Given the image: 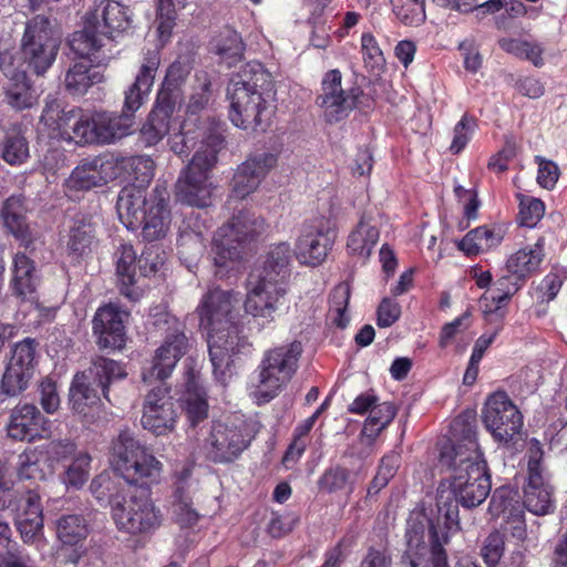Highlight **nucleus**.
I'll list each match as a JSON object with an SVG mask.
<instances>
[{
  "mask_svg": "<svg viewBox=\"0 0 567 567\" xmlns=\"http://www.w3.org/2000/svg\"><path fill=\"white\" fill-rule=\"evenodd\" d=\"M224 146L225 138L219 133H209L202 141V146L196 150L176 183V198L181 203L198 208L212 205L213 184L209 174Z\"/></svg>",
  "mask_w": 567,
  "mask_h": 567,
  "instance_id": "7",
  "label": "nucleus"
},
{
  "mask_svg": "<svg viewBox=\"0 0 567 567\" xmlns=\"http://www.w3.org/2000/svg\"><path fill=\"white\" fill-rule=\"evenodd\" d=\"M336 237V230L323 225L303 227L296 243L298 260L312 267L321 265L331 251Z\"/></svg>",
  "mask_w": 567,
  "mask_h": 567,
  "instance_id": "28",
  "label": "nucleus"
},
{
  "mask_svg": "<svg viewBox=\"0 0 567 567\" xmlns=\"http://www.w3.org/2000/svg\"><path fill=\"white\" fill-rule=\"evenodd\" d=\"M151 195L147 197L146 188L135 183L124 186L116 202V210L122 224L131 230L141 228L145 218V210L150 205Z\"/></svg>",
  "mask_w": 567,
  "mask_h": 567,
  "instance_id": "34",
  "label": "nucleus"
},
{
  "mask_svg": "<svg viewBox=\"0 0 567 567\" xmlns=\"http://www.w3.org/2000/svg\"><path fill=\"white\" fill-rule=\"evenodd\" d=\"M111 515L117 530L131 536L152 535L163 523L162 511L144 489L130 492L113 505Z\"/></svg>",
  "mask_w": 567,
  "mask_h": 567,
  "instance_id": "12",
  "label": "nucleus"
},
{
  "mask_svg": "<svg viewBox=\"0 0 567 567\" xmlns=\"http://www.w3.org/2000/svg\"><path fill=\"white\" fill-rule=\"evenodd\" d=\"M505 230L499 225H483L471 229L457 243L466 257H476L483 251L496 248L504 239Z\"/></svg>",
  "mask_w": 567,
  "mask_h": 567,
  "instance_id": "40",
  "label": "nucleus"
},
{
  "mask_svg": "<svg viewBox=\"0 0 567 567\" xmlns=\"http://www.w3.org/2000/svg\"><path fill=\"white\" fill-rule=\"evenodd\" d=\"M116 165L112 156L99 155L93 158H84L65 179V193L72 196L73 193L89 192L107 184L116 178Z\"/></svg>",
  "mask_w": 567,
  "mask_h": 567,
  "instance_id": "22",
  "label": "nucleus"
},
{
  "mask_svg": "<svg viewBox=\"0 0 567 567\" xmlns=\"http://www.w3.org/2000/svg\"><path fill=\"white\" fill-rule=\"evenodd\" d=\"M126 375L123 363L103 355L93 358L91 365L72 380L69 394L72 411L89 422L99 411L102 398L112 403L111 385Z\"/></svg>",
  "mask_w": 567,
  "mask_h": 567,
  "instance_id": "5",
  "label": "nucleus"
},
{
  "mask_svg": "<svg viewBox=\"0 0 567 567\" xmlns=\"http://www.w3.org/2000/svg\"><path fill=\"white\" fill-rule=\"evenodd\" d=\"M453 440L440 450L441 466L450 470V487L457 503L473 508L491 493L492 482L487 462L478 445L475 421L457 416L451 424Z\"/></svg>",
  "mask_w": 567,
  "mask_h": 567,
  "instance_id": "1",
  "label": "nucleus"
},
{
  "mask_svg": "<svg viewBox=\"0 0 567 567\" xmlns=\"http://www.w3.org/2000/svg\"><path fill=\"white\" fill-rule=\"evenodd\" d=\"M0 69L8 78V83L4 86L7 103L17 111L31 109L35 105L37 96L28 78V72L4 66L2 62H0Z\"/></svg>",
  "mask_w": 567,
  "mask_h": 567,
  "instance_id": "36",
  "label": "nucleus"
},
{
  "mask_svg": "<svg viewBox=\"0 0 567 567\" xmlns=\"http://www.w3.org/2000/svg\"><path fill=\"white\" fill-rule=\"evenodd\" d=\"M527 482L524 485V506L535 515L544 516L555 511L554 487L544 465L542 443L532 439L527 449Z\"/></svg>",
  "mask_w": 567,
  "mask_h": 567,
  "instance_id": "15",
  "label": "nucleus"
},
{
  "mask_svg": "<svg viewBox=\"0 0 567 567\" xmlns=\"http://www.w3.org/2000/svg\"><path fill=\"white\" fill-rule=\"evenodd\" d=\"M302 353L299 341L276 347L265 352L258 367L259 385L256 396L259 403H267L278 395L298 369Z\"/></svg>",
  "mask_w": 567,
  "mask_h": 567,
  "instance_id": "11",
  "label": "nucleus"
},
{
  "mask_svg": "<svg viewBox=\"0 0 567 567\" xmlns=\"http://www.w3.org/2000/svg\"><path fill=\"white\" fill-rule=\"evenodd\" d=\"M104 81V74L92 61H75L65 71L63 86L71 96H83L87 91Z\"/></svg>",
  "mask_w": 567,
  "mask_h": 567,
  "instance_id": "37",
  "label": "nucleus"
},
{
  "mask_svg": "<svg viewBox=\"0 0 567 567\" xmlns=\"http://www.w3.org/2000/svg\"><path fill=\"white\" fill-rule=\"evenodd\" d=\"M241 429L219 424L214 427L207 444V458L215 464H229L236 461L249 446Z\"/></svg>",
  "mask_w": 567,
  "mask_h": 567,
  "instance_id": "29",
  "label": "nucleus"
},
{
  "mask_svg": "<svg viewBox=\"0 0 567 567\" xmlns=\"http://www.w3.org/2000/svg\"><path fill=\"white\" fill-rule=\"evenodd\" d=\"M112 464L121 477L103 472L90 484V491L95 499L101 504H109L111 512L113 505L121 503L130 493L125 492L122 478L130 484L143 486L156 483L162 471V463L130 430L121 431L113 442Z\"/></svg>",
  "mask_w": 567,
  "mask_h": 567,
  "instance_id": "2",
  "label": "nucleus"
},
{
  "mask_svg": "<svg viewBox=\"0 0 567 567\" xmlns=\"http://www.w3.org/2000/svg\"><path fill=\"white\" fill-rule=\"evenodd\" d=\"M396 19L405 25L419 27L426 19L425 0H390Z\"/></svg>",
  "mask_w": 567,
  "mask_h": 567,
  "instance_id": "52",
  "label": "nucleus"
},
{
  "mask_svg": "<svg viewBox=\"0 0 567 567\" xmlns=\"http://www.w3.org/2000/svg\"><path fill=\"white\" fill-rule=\"evenodd\" d=\"M27 212L25 199L22 195L9 196L0 207V219L3 228L25 250L30 249L35 241L28 221Z\"/></svg>",
  "mask_w": 567,
  "mask_h": 567,
  "instance_id": "32",
  "label": "nucleus"
},
{
  "mask_svg": "<svg viewBox=\"0 0 567 567\" xmlns=\"http://www.w3.org/2000/svg\"><path fill=\"white\" fill-rule=\"evenodd\" d=\"M86 114L81 107L70 109L55 99L48 96L40 116V123L48 130L49 136L64 141L83 143Z\"/></svg>",
  "mask_w": 567,
  "mask_h": 567,
  "instance_id": "19",
  "label": "nucleus"
},
{
  "mask_svg": "<svg viewBox=\"0 0 567 567\" xmlns=\"http://www.w3.org/2000/svg\"><path fill=\"white\" fill-rule=\"evenodd\" d=\"M114 257L120 293L131 301L138 300L140 292L135 289L136 267L138 266L136 251L131 244L123 243L117 247Z\"/></svg>",
  "mask_w": 567,
  "mask_h": 567,
  "instance_id": "39",
  "label": "nucleus"
},
{
  "mask_svg": "<svg viewBox=\"0 0 567 567\" xmlns=\"http://www.w3.org/2000/svg\"><path fill=\"white\" fill-rule=\"evenodd\" d=\"M439 542L442 548L450 543L447 533L440 532V518L433 519L423 505L414 507L405 523L404 550L398 567H430L433 546Z\"/></svg>",
  "mask_w": 567,
  "mask_h": 567,
  "instance_id": "8",
  "label": "nucleus"
},
{
  "mask_svg": "<svg viewBox=\"0 0 567 567\" xmlns=\"http://www.w3.org/2000/svg\"><path fill=\"white\" fill-rule=\"evenodd\" d=\"M380 238V229L372 224V217L367 214L360 216L357 225L350 230L346 250L351 257L368 260Z\"/></svg>",
  "mask_w": 567,
  "mask_h": 567,
  "instance_id": "38",
  "label": "nucleus"
},
{
  "mask_svg": "<svg viewBox=\"0 0 567 567\" xmlns=\"http://www.w3.org/2000/svg\"><path fill=\"white\" fill-rule=\"evenodd\" d=\"M517 492L512 487L503 485L497 487L491 497L488 504V512L493 517H498L514 508V504L517 502Z\"/></svg>",
  "mask_w": 567,
  "mask_h": 567,
  "instance_id": "61",
  "label": "nucleus"
},
{
  "mask_svg": "<svg viewBox=\"0 0 567 567\" xmlns=\"http://www.w3.org/2000/svg\"><path fill=\"white\" fill-rule=\"evenodd\" d=\"M162 62L159 49L142 52L133 83L125 90L127 109H140L148 99Z\"/></svg>",
  "mask_w": 567,
  "mask_h": 567,
  "instance_id": "30",
  "label": "nucleus"
},
{
  "mask_svg": "<svg viewBox=\"0 0 567 567\" xmlns=\"http://www.w3.org/2000/svg\"><path fill=\"white\" fill-rule=\"evenodd\" d=\"M544 238H539L534 245L523 247L512 254L506 260L505 270L523 275L527 281V278L538 270L544 260Z\"/></svg>",
  "mask_w": 567,
  "mask_h": 567,
  "instance_id": "42",
  "label": "nucleus"
},
{
  "mask_svg": "<svg viewBox=\"0 0 567 567\" xmlns=\"http://www.w3.org/2000/svg\"><path fill=\"white\" fill-rule=\"evenodd\" d=\"M516 197L519 203V225L528 228L535 227L544 217L545 203L539 198L527 196L520 193H518Z\"/></svg>",
  "mask_w": 567,
  "mask_h": 567,
  "instance_id": "56",
  "label": "nucleus"
},
{
  "mask_svg": "<svg viewBox=\"0 0 567 567\" xmlns=\"http://www.w3.org/2000/svg\"><path fill=\"white\" fill-rule=\"evenodd\" d=\"M85 21L101 34L114 38L133 28V12L117 0H94L85 13Z\"/></svg>",
  "mask_w": 567,
  "mask_h": 567,
  "instance_id": "24",
  "label": "nucleus"
},
{
  "mask_svg": "<svg viewBox=\"0 0 567 567\" xmlns=\"http://www.w3.org/2000/svg\"><path fill=\"white\" fill-rule=\"evenodd\" d=\"M483 317L489 329L477 338L474 343L471 357L482 360L487 349L493 344L497 336L503 331L505 319L494 316L483 309Z\"/></svg>",
  "mask_w": 567,
  "mask_h": 567,
  "instance_id": "55",
  "label": "nucleus"
},
{
  "mask_svg": "<svg viewBox=\"0 0 567 567\" xmlns=\"http://www.w3.org/2000/svg\"><path fill=\"white\" fill-rule=\"evenodd\" d=\"M481 417L496 443L509 447L520 440L524 416L506 391L498 390L486 398Z\"/></svg>",
  "mask_w": 567,
  "mask_h": 567,
  "instance_id": "13",
  "label": "nucleus"
},
{
  "mask_svg": "<svg viewBox=\"0 0 567 567\" xmlns=\"http://www.w3.org/2000/svg\"><path fill=\"white\" fill-rule=\"evenodd\" d=\"M316 104L323 110L324 121L336 124L346 120L355 109H373L374 99L358 85L342 89V73L332 69L323 74Z\"/></svg>",
  "mask_w": 567,
  "mask_h": 567,
  "instance_id": "9",
  "label": "nucleus"
},
{
  "mask_svg": "<svg viewBox=\"0 0 567 567\" xmlns=\"http://www.w3.org/2000/svg\"><path fill=\"white\" fill-rule=\"evenodd\" d=\"M10 270L9 288L16 298L24 301L35 293L39 284L37 266L25 251L13 255Z\"/></svg>",
  "mask_w": 567,
  "mask_h": 567,
  "instance_id": "35",
  "label": "nucleus"
},
{
  "mask_svg": "<svg viewBox=\"0 0 567 567\" xmlns=\"http://www.w3.org/2000/svg\"><path fill=\"white\" fill-rule=\"evenodd\" d=\"M396 412V406L392 402L378 403L364 421L362 434L370 439L378 437L394 420Z\"/></svg>",
  "mask_w": 567,
  "mask_h": 567,
  "instance_id": "48",
  "label": "nucleus"
},
{
  "mask_svg": "<svg viewBox=\"0 0 567 567\" xmlns=\"http://www.w3.org/2000/svg\"><path fill=\"white\" fill-rule=\"evenodd\" d=\"M266 226V220L255 212L239 209L219 227L213 240L216 275L224 277L243 258L248 246L262 235Z\"/></svg>",
  "mask_w": 567,
  "mask_h": 567,
  "instance_id": "6",
  "label": "nucleus"
},
{
  "mask_svg": "<svg viewBox=\"0 0 567 567\" xmlns=\"http://www.w3.org/2000/svg\"><path fill=\"white\" fill-rule=\"evenodd\" d=\"M17 528L24 542H31L43 529V508L38 492L25 493L21 512L17 516Z\"/></svg>",
  "mask_w": 567,
  "mask_h": 567,
  "instance_id": "41",
  "label": "nucleus"
},
{
  "mask_svg": "<svg viewBox=\"0 0 567 567\" xmlns=\"http://www.w3.org/2000/svg\"><path fill=\"white\" fill-rule=\"evenodd\" d=\"M184 412L192 427L208 417V403L205 396L198 393H188L184 401Z\"/></svg>",
  "mask_w": 567,
  "mask_h": 567,
  "instance_id": "63",
  "label": "nucleus"
},
{
  "mask_svg": "<svg viewBox=\"0 0 567 567\" xmlns=\"http://www.w3.org/2000/svg\"><path fill=\"white\" fill-rule=\"evenodd\" d=\"M29 143L21 132L8 133L2 143L1 157L11 166L25 163L29 158Z\"/></svg>",
  "mask_w": 567,
  "mask_h": 567,
  "instance_id": "51",
  "label": "nucleus"
},
{
  "mask_svg": "<svg viewBox=\"0 0 567 567\" xmlns=\"http://www.w3.org/2000/svg\"><path fill=\"white\" fill-rule=\"evenodd\" d=\"M50 423L34 404H18L10 412L7 434L13 441L31 443L49 435Z\"/></svg>",
  "mask_w": 567,
  "mask_h": 567,
  "instance_id": "26",
  "label": "nucleus"
},
{
  "mask_svg": "<svg viewBox=\"0 0 567 567\" xmlns=\"http://www.w3.org/2000/svg\"><path fill=\"white\" fill-rule=\"evenodd\" d=\"M318 487L320 491L334 494L348 489L353 492V482L351 481V471L342 465H334L326 468L318 478Z\"/></svg>",
  "mask_w": 567,
  "mask_h": 567,
  "instance_id": "49",
  "label": "nucleus"
},
{
  "mask_svg": "<svg viewBox=\"0 0 567 567\" xmlns=\"http://www.w3.org/2000/svg\"><path fill=\"white\" fill-rule=\"evenodd\" d=\"M58 539L66 546H76L89 536V525L81 514H65L55 520Z\"/></svg>",
  "mask_w": 567,
  "mask_h": 567,
  "instance_id": "43",
  "label": "nucleus"
},
{
  "mask_svg": "<svg viewBox=\"0 0 567 567\" xmlns=\"http://www.w3.org/2000/svg\"><path fill=\"white\" fill-rule=\"evenodd\" d=\"M278 155L269 152L249 156L241 163L230 182L233 194L244 199L254 193L268 173L276 167Z\"/></svg>",
  "mask_w": 567,
  "mask_h": 567,
  "instance_id": "27",
  "label": "nucleus"
},
{
  "mask_svg": "<svg viewBox=\"0 0 567 567\" xmlns=\"http://www.w3.org/2000/svg\"><path fill=\"white\" fill-rule=\"evenodd\" d=\"M126 311L113 303L100 306L92 319V333L100 350H122L126 343Z\"/></svg>",
  "mask_w": 567,
  "mask_h": 567,
  "instance_id": "23",
  "label": "nucleus"
},
{
  "mask_svg": "<svg viewBox=\"0 0 567 567\" xmlns=\"http://www.w3.org/2000/svg\"><path fill=\"white\" fill-rule=\"evenodd\" d=\"M209 359L217 380L225 382L231 374V367L239 355L252 351V344L244 334V326L238 321L230 322L207 332Z\"/></svg>",
  "mask_w": 567,
  "mask_h": 567,
  "instance_id": "14",
  "label": "nucleus"
},
{
  "mask_svg": "<svg viewBox=\"0 0 567 567\" xmlns=\"http://www.w3.org/2000/svg\"><path fill=\"white\" fill-rule=\"evenodd\" d=\"M505 535L494 529L485 538L481 547V556L487 567H496L505 553Z\"/></svg>",
  "mask_w": 567,
  "mask_h": 567,
  "instance_id": "58",
  "label": "nucleus"
},
{
  "mask_svg": "<svg viewBox=\"0 0 567 567\" xmlns=\"http://www.w3.org/2000/svg\"><path fill=\"white\" fill-rule=\"evenodd\" d=\"M169 194L167 188L156 185L151 193L150 205L142 223V236L146 241H155L165 237L171 225Z\"/></svg>",
  "mask_w": 567,
  "mask_h": 567,
  "instance_id": "31",
  "label": "nucleus"
},
{
  "mask_svg": "<svg viewBox=\"0 0 567 567\" xmlns=\"http://www.w3.org/2000/svg\"><path fill=\"white\" fill-rule=\"evenodd\" d=\"M177 12L174 0H156V22L159 41L165 44L176 25Z\"/></svg>",
  "mask_w": 567,
  "mask_h": 567,
  "instance_id": "57",
  "label": "nucleus"
},
{
  "mask_svg": "<svg viewBox=\"0 0 567 567\" xmlns=\"http://www.w3.org/2000/svg\"><path fill=\"white\" fill-rule=\"evenodd\" d=\"M291 249L287 243L274 246L267 254L262 274L245 300V310L266 322L275 320V313L285 305L290 277Z\"/></svg>",
  "mask_w": 567,
  "mask_h": 567,
  "instance_id": "4",
  "label": "nucleus"
},
{
  "mask_svg": "<svg viewBox=\"0 0 567 567\" xmlns=\"http://www.w3.org/2000/svg\"><path fill=\"white\" fill-rule=\"evenodd\" d=\"M61 40L52 28L51 20L38 14L25 23L20 42V56L27 72L44 75L54 63Z\"/></svg>",
  "mask_w": 567,
  "mask_h": 567,
  "instance_id": "10",
  "label": "nucleus"
},
{
  "mask_svg": "<svg viewBox=\"0 0 567 567\" xmlns=\"http://www.w3.org/2000/svg\"><path fill=\"white\" fill-rule=\"evenodd\" d=\"M138 109H127L124 99L121 114L110 112H95L86 114L85 134L83 144L102 143L109 144L132 133L135 124V113Z\"/></svg>",
  "mask_w": 567,
  "mask_h": 567,
  "instance_id": "20",
  "label": "nucleus"
},
{
  "mask_svg": "<svg viewBox=\"0 0 567 567\" xmlns=\"http://www.w3.org/2000/svg\"><path fill=\"white\" fill-rule=\"evenodd\" d=\"M17 472L20 480H41L44 477L40 466L38 449H27L19 455Z\"/></svg>",
  "mask_w": 567,
  "mask_h": 567,
  "instance_id": "62",
  "label": "nucleus"
},
{
  "mask_svg": "<svg viewBox=\"0 0 567 567\" xmlns=\"http://www.w3.org/2000/svg\"><path fill=\"white\" fill-rule=\"evenodd\" d=\"M178 410L169 389L156 386L145 396L141 424L156 436L172 433L177 423Z\"/></svg>",
  "mask_w": 567,
  "mask_h": 567,
  "instance_id": "21",
  "label": "nucleus"
},
{
  "mask_svg": "<svg viewBox=\"0 0 567 567\" xmlns=\"http://www.w3.org/2000/svg\"><path fill=\"white\" fill-rule=\"evenodd\" d=\"M209 134L203 135L199 127H196L195 130L188 128V122L184 121L179 123L178 132L169 138L171 150L179 157H188L190 152L196 147L199 137L200 147L202 141Z\"/></svg>",
  "mask_w": 567,
  "mask_h": 567,
  "instance_id": "53",
  "label": "nucleus"
},
{
  "mask_svg": "<svg viewBox=\"0 0 567 567\" xmlns=\"http://www.w3.org/2000/svg\"><path fill=\"white\" fill-rule=\"evenodd\" d=\"M190 71L192 65L187 60L177 59L166 69V73L161 85L175 90H183V85L185 84Z\"/></svg>",
  "mask_w": 567,
  "mask_h": 567,
  "instance_id": "64",
  "label": "nucleus"
},
{
  "mask_svg": "<svg viewBox=\"0 0 567 567\" xmlns=\"http://www.w3.org/2000/svg\"><path fill=\"white\" fill-rule=\"evenodd\" d=\"M66 241V250L70 256L76 258L91 251V245L94 239V227L85 219H75L70 227Z\"/></svg>",
  "mask_w": 567,
  "mask_h": 567,
  "instance_id": "44",
  "label": "nucleus"
},
{
  "mask_svg": "<svg viewBox=\"0 0 567 567\" xmlns=\"http://www.w3.org/2000/svg\"><path fill=\"white\" fill-rule=\"evenodd\" d=\"M38 349L39 342L29 337L14 343L1 379V394L9 398L18 396L27 390L37 365Z\"/></svg>",
  "mask_w": 567,
  "mask_h": 567,
  "instance_id": "18",
  "label": "nucleus"
},
{
  "mask_svg": "<svg viewBox=\"0 0 567 567\" xmlns=\"http://www.w3.org/2000/svg\"><path fill=\"white\" fill-rule=\"evenodd\" d=\"M523 275L505 270L494 282V290L485 291L480 301L487 312L506 318L512 298L525 286Z\"/></svg>",
  "mask_w": 567,
  "mask_h": 567,
  "instance_id": "33",
  "label": "nucleus"
},
{
  "mask_svg": "<svg viewBox=\"0 0 567 567\" xmlns=\"http://www.w3.org/2000/svg\"><path fill=\"white\" fill-rule=\"evenodd\" d=\"M235 301L233 291L220 288L209 289L196 308L199 326L209 332L238 320Z\"/></svg>",
  "mask_w": 567,
  "mask_h": 567,
  "instance_id": "25",
  "label": "nucleus"
},
{
  "mask_svg": "<svg viewBox=\"0 0 567 567\" xmlns=\"http://www.w3.org/2000/svg\"><path fill=\"white\" fill-rule=\"evenodd\" d=\"M402 457L399 452L390 451L379 461L377 473L369 483L368 495H378L395 476L401 466Z\"/></svg>",
  "mask_w": 567,
  "mask_h": 567,
  "instance_id": "45",
  "label": "nucleus"
},
{
  "mask_svg": "<svg viewBox=\"0 0 567 567\" xmlns=\"http://www.w3.org/2000/svg\"><path fill=\"white\" fill-rule=\"evenodd\" d=\"M274 87L272 75L262 63L250 61L243 65L227 90L230 122L246 131L265 132L274 114L269 103Z\"/></svg>",
  "mask_w": 567,
  "mask_h": 567,
  "instance_id": "3",
  "label": "nucleus"
},
{
  "mask_svg": "<svg viewBox=\"0 0 567 567\" xmlns=\"http://www.w3.org/2000/svg\"><path fill=\"white\" fill-rule=\"evenodd\" d=\"M97 33H100V30L90 27L84 20V28L80 31H75L69 41L71 50L82 58L81 60L92 61L91 56H94L102 47Z\"/></svg>",
  "mask_w": 567,
  "mask_h": 567,
  "instance_id": "47",
  "label": "nucleus"
},
{
  "mask_svg": "<svg viewBox=\"0 0 567 567\" xmlns=\"http://www.w3.org/2000/svg\"><path fill=\"white\" fill-rule=\"evenodd\" d=\"M215 52L229 68L238 63L245 52L240 33L233 29L223 31L217 39Z\"/></svg>",
  "mask_w": 567,
  "mask_h": 567,
  "instance_id": "46",
  "label": "nucleus"
},
{
  "mask_svg": "<svg viewBox=\"0 0 567 567\" xmlns=\"http://www.w3.org/2000/svg\"><path fill=\"white\" fill-rule=\"evenodd\" d=\"M183 103V90L159 84L152 110L140 130V141L148 147L159 143L179 123Z\"/></svg>",
  "mask_w": 567,
  "mask_h": 567,
  "instance_id": "16",
  "label": "nucleus"
},
{
  "mask_svg": "<svg viewBox=\"0 0 567 567\" xmlns=\"http://www.w3.org/2000/svg\"><path fill=\"white\" fill-rule=\"evenodd\" d=\"M166 336L162 346L155 351L152 364L142 373L145 382L165 380L171 377L177 362L189 349L188 338L185 334V324L175 316H164Z\"/></svg>",
  "mask_w": 567,
  "mask_h": 567,
  "instance_id": "17",
  "label": "nucleus"
},
{
  "mask_svg": "<svg viewBox=\"0 0 567 567\" xmlns=\"http://www.w3.org/2000/svg\"><path fill=\"white\" fill-rule=\"evenodd\" d=\"M498 45L506 53L513 54L522 60H528L535 66H542L544 64L543 49L534 42L515 38H501Z\"/></svg>",
  "mask_w": 567,
  "mask_h": 567,
  "instance_id": "50",
  "label": "nucleus"
},
{
  "mask_svg": "<svg viewBox=\"0 0 567 567\" xmlns=\"http://www.w3.org/2000/svg\"><path fill=\"white\" fill-rule=\"evenodd\" d=\"M124 167L130 169V175L137 185L147 187L154 176V162L144 156H132L124 161Z\"/></svg>",
  "mask_w": 567,
  "mask_h": 567,
  "instance_id": "60",
  "label": "nucleus"
},
{
  "mask_svg": "<svg viewBox=\"0 0 567 567\" xmlns=\"http://www.w3.org/2000/svg\"><path fill=\"white\" fill-rule=\"evenodd\" d=\"M477 128V118L470 113H464L453 127V137L449 147L450 153L452 155L461 154L472 141Z\"/></svg>",
  "mask_w": 567,
  "mask_h": 567,
  "instance_id": "54",
  "label": "nucleus"
},
{
  "mask_svg": "<svg viewBox=\"0 0 567 567\" xmlns=\"http://www.w3.org/2000/svg\"><path fill=\"white\" fill-rule=\"evenodd\" d=\"M361 52L364 64L371 71H381L385 65V59L375 37L370 32L361 35Z\"/></svg>",
  "mask_w": 567,
  "mask_h": 567,
  "instance_id": "59",
  "label": "nucleus"
}]
</instances>
